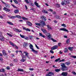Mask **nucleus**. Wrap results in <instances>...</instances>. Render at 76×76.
I'll return each mask as SVG.
<instances>
[{"label":"nucleus","mask_w":76,"mask_h":76,"mask_svg":"<svg viewBox=\"0 0 76 76\" xmlns=\"http://www.w3.org/2000/svg\"><path fill=\"white\" fill-rule=\"evenodd\" d=\"M14 1L15 4H18V2L16 0H14Z\"/></svg>","instance_id":"a19ab883"},{"label":"nucleus","mask_w":76,"mask_h":76,"mask_svg":"<svg viewBox=\"0 0 76 76\" xmlns=\"http://www.w3.org/2000/svg\"><path fill=\"white\" fill-rule=\"evenodd\" d=\"M41 23H43V25H44V26H45V25H46V23H45V22L43 21H42Z\"/></svg>","instance_id":"c85d7f7f"},{"label":"nucleus","mask_w":76,"mask_h":76,"mask_svg":"<svg viewBox=\"0 0 76 76\" xmlns=\"http://www.w3.org/2000/svg\"><path fill=\"white\" fill-rule=\"evenodd\" d=\"M34 4L37 7H38L39 8H40L41 6L39 5L38 4V3L37 2V1H35L34 3Z\"/></svg>","instance_id":"39448f33"},{"label":"nucleus","mask_w":76,"mask_h":76,"mask_svg":"<svg viewBox=\"0 0 76 76\" xmlns=\"http://www.w3.org/2000/svg\"><path fill=\"white\" fill-rule=\"evenodd\" d=\"M25 39H26V40H28V39H29V38L27 37L24 36V38Z\"/></svg>","instance_id":"c9c22d12"},{"label":"nucleus","mask_w":76,"mask_h":76,"mask_svg":"<svg viewBox=\"0 0 76 76\" xmlns=\"http://www.w3.org/2000/svg\"><path fill=\"white\" fill-rule=\"evenodd\" d=\"M61 70L63 71H66L68 69V68L67 66H65V67H64L63 68H61Z\"/></svg>","instance_id":"7ed1b4c3"},{"label":"nucleus","mask_w":76,"mask_h":76,"mask_svg":"<svg viewBox=\"0 0 76 76\" xmlns=\"http://www.w3.org/2000/svg\"><path fill=\"white\" fill-rule=\"evenodd\" d=\"M25 56L23 54V53H22V58H25Z\"/></svg>","instance_id":"6e6d98bb"},{"label":"nucleus","mask_w":76,"mask_h":76,"mask_svg":"<svg viewBox=\"0 0 76 76\" xmlns=\"http://www.w3.org/2000/svg\"><path fill=\"white\" fill-rule=\"evenodd\" d=\"M57 48H58V46L57 45H55L54 46H53L51 48V50H56V49H57Z\"/></svg>","instance_id":"9d476101"},{"label":"nucleus","mask_w":76,"mask_h":76,"mask_svg":"<svg viewBox=\"0 0 76 76\" xmlns=\"http://www.w3.org/2000/svg\"><path fill=\"white\" fill-rule=\"evenodd\" d=\"M68 51V50L67 49V48H65V49L64 52V53H67V51Z\"/></svg>","instance_id":"37998d69"},{"label":"nucleus","mask_w":76,"mask_h":76,"mask_svg":"<svg viewBox=\"0 0 76 76\" xmlns=\"http://www.w3.org/2000/svg\"><path fill=\"white\" fill-rule=\"evenodd\" d=\"M29 47L30 48L31 50H34V47H33V45L32 44H30V45Z\"/></svg>","instance_id":"f3484780"},{"label":"nucleus","mask_w":76,"mask_h":76,"mask_svg":"<svg viewBox=\"0 0 76 76\" xmlns=\"http://www.w3.org/2000/svg\"><path fill=\"white\" fill-rule=\"evenodd\" d=\"M66 42L67 44H69V42H70V40L69 39H67L66 41Z\"/></svg>","instance_id":"f704fd0d"},{"label":"nucleus","mask_w":76,"mask_h":76,"mask_svg":"<svg viewBox=\"0 0 76 76\" xmlns=\"http://www.w3.org/2000/svg\"><path fill=\"white\" fill-rule=\"evenodd\" d=\"M61 76H67L68 75V73L67 72H63L61 73Z\"/></svg>","instance_id":"20e7f679"},{"label":"nucleus","mask_w":76,"mask_h":76,"mask_svg":"<svg viewBox=\"0 0 76 76\" xmlns=\"http://www.w3.org/2000/svg\"><path fill=\"white\" fill-rule=\"evenodd\" d=\"M65 61V60L63 59L62 60H60V62H62V61Z\"/></svg>","instance_id":"bf43d9fd"},{"label":"nucleus","mask_w":76,"mask_h":76,"mask_svg":"<svg viewBox=\"0 0 76 76\" xmlns=\"http://www.w3.org/2000/svg\"><path fill=\"white\" fill-rule=\"evenodd\" d=\"M46 76H52V75H50L49 74H48L47 75H46Z\"/></svg>","instance_id":"774afa93"},{"label":"nucleus","mask_w":76,"mask_h":76,"mask_svg":"<svg viewBox=\"0 0 76 76\" xmlns=\"http://www.w3.org/2000/svg\"><path fill=\"white\" fill-rule=\"evenodd\" d=\"M7 23L9 24V25H13V24L12 23V22H9V21H7Z\"/></svg>","instance_id":"4be33fe9"},{"label":"nucleus","mask_w":76,"mask_h":76,"mask_svg":"<svg viewBox=\"0 0 76 76\" xmlns=\"http://www.w3.org/2000/svg\"><path fill=\"white\" fill-rule=\"evenodd\" d=\"M1 2L3 3V4H4L6 7H10L9 4H7L6 3L4 2L3 1H1Z\"/></svg>","instance_id":"f257e3e1"},{"label":"nucleus","mask_w":76,"mask_h":76,"mask_svg":"<svg viewBox=\"0 0 76 76\" xmlns=\"http://www.w3.org/2000/svg\"><path fill=\"white\" fill-rule=\"evenodd\" d=\"M50 53H51L52 54H54V51L52 49L50 51Z\"/></svg>","instance_id":"09e8293b"},{"label":"nucleus","mask_w":76,"mask_h":76,"mask_svg":"<svg viewBox=\"0 0 76 76\" xmlns=\"http://www.w3.org/2000/svg\"><path fill=\"white\" fill-rule=\"evenodd\" d=\"M61 66L62 67V68H63V67H65L66 66H65V64H64V63L61 64Z\"/></svg>","instance_id":"393cba45"},{"label":"nucleus","mask_w":76,"mask_h":76,"mask_svg":"<svg viewBox=\"0 0 76 76\" xmlns=\"http://www.w3.org/2000/svg\"><path fill=\"white\" fill-rule=\"evenodd\" d=\"M42 31L44 32V33H45V34H46V33H47V31H46V30L45 29L42 30Z\"/></svg>","instance_id":"ea45409f"},{"label":"nucleus","mask_w":76,"mask_h":76,"mask_svg":"<svg viewBox=\"0 0 76 76\" xmlns=\"http://www.w3.org/2000/svg\"><path fill=\"white\" fill-rule=\"evenodd\" d=\"M15 17L16 18H18L19 19H21V18H22V17H21V16H20V15H16Z\"/></svg>","instance_id":"bb28decb"},{"label":"nucleus","mask_w":76,"mask_h":76,"mask_svg":"<svg viewBox=\"0 0 76 76\" xmlns=\"http://www.w3.org/2000/svg\"><path fill=\"white\" fill-rule=\"evenodd\" d=\"M9 42L11 45H12V46H13V47H14L15 48H16V49H18V47L16 45H15L14 44H13V43H12L11 42Z\"/></svg>","instance_id":"f03ea898"},{"label":"nucleus","mask_w":76,"mask_h":76,"mask_svg":"<svg viewBox=\"0 0 76 76\" xmlns=\"http://www.w3.org/2000/svg\"><path fill=\"white\" fill-rule=\"evenodd\" d=\"M3 10H5V11H6V12H10V10H9V9L8 8H7L6 7H4L3 8Z\"/></svg>","instance_id":"ddd939ff"},{"label":"nucleus","mask_w":76,"mask_h":76,"mask_svg":"<svg viewBox=\"0 0 76 76\" xmlns=\"http://www.w3.org/2000/svg\"><path fill=\"white\" fill-rule=\"evenodd\" d=\"M40 18L41 19H42V20H44V18L45 21H46V20H47V18L44 16H42Z\"/></svg>","instance_id":"2eb2a0df"},{"label":"nucleus","mask_w":76,"mask_h":76,"mask_svg":"<svg viewBox=\"0 0 76 76\" xmlns=\"http://www.w3.org/2000/svg\"><path fill=\"white\" fill-rule=\"evenodd\" d=\"M7 70H9L10 69V68L9 66H8L7 67Z\"/></svg>","instance_id":"8fccbe9b"},{"label":"nucleus","mask_w":76,"mask_h":76,"mask_svg":"<svg viewBox=\"0 0 76 76\" xmlns=\"http://www.w3.org/2000/svg\"><path fill=\"white\" fill-rule=\"evenodd\" d=\"M5 71H6V70H5L4 69H0V72L4 73V72H5Z\"/></svg>","instance_id":"dca6fc26"},{"label":"nucleus","mask_w":76,"mask_h":76,"mask_svg":"<svg viewBox=\"0 0 76 76\" xmlns=\"http://www.w3.org/2000/svg\"><path fill=\"white\" fill-rule=\"evenodd\" d=\"M61 71V69H56L55 70V71L56 72H60Z\"/></svg>","instance_id":"a878e982"},{"label":"nucleus","mask_w":76,"mask_h":76,"mask_svg":"<svg viewBox=\"0 0 76 76\" xmlns=\"http://www.w3.org/2000/svg\"><path fill=\"white\" fill-rule=\"evenodd\" d=\"M20 37H21V38H24V37H25V36L23 35H22L21 34H20Z\"/></svg>","instance_id":"a18cd8bd"},{"label":"nucleus","mask_w":76,"mask_h":76,"mask_svg":"<svg viewBox=\"0 0 76 76\" xmlns=\"http://www.w3.org/2000/svg\"><path fill=\"white\" fill-rule=\"evenodd\" d=\"M56 6L57 7H60V5L59 4H56Z\"/></svg>","instance_id":"052dcab7"},{"label":"nucleus","mask_w":76,"mask_h":76,"mask_svg":"<svg viewBox=\"0 0 76 76\" xmlns=\"http://www.w3.org/2000/svg\"><path fill=\"white\" fill-rule=\"evenodd\" d=\"M28 37L30 39H32V38H33V36H29Z\"/></svg>","instance_id":"49530a36"},{"label":"nucleus","mask_w":76,"mask_h":76,"mask_svg":"<svg viewBox=\"0 0 76 76\" xmlns=\"http://www.w3.org/2000/svg\"><path fill=\"white\" fill-rule=\"evenodd\" d=\"M42 12L44 13L48 14V11H47L45 10H42Z\"/></svg>","instance_id":"aec40b11"},{"label":"nucleus","mask_w":76,"mask_h":76,"mask_svg":"<svg viewBox=\"0 0 76 76\" xmlns=\"http://www.w3.org/2000/svg\"><path fill=\"white\" fill-rule=\"evenodd\" d=\"M25 2L27 4L29 3V2L28 1V0H24Z\"/></svg>","instance_id":"de8ad7c7"},{"label":"nucleus","mask_w":76,"mask_h":76,"mask_svg":"<svg viewBox=\"0 0 76 76\" xmlns=\"http://www.w3.org/2000/svg\"><path fill=\"white\" fill-rule=\"evenodd\" d=\"M14 31H15L16 32H17V31H18V29L15 28H14L13 29Z\"/></svg>","instance_id":"2f4dec72"},{"label":"nucleus","mask_w":76,"mask_h":76,"mask_svg":"<svg viewBox=\"0 0 76 76\" xmlns=\"http://www.w3.org/2000/svg\"><path fill=\"white\" fill-rule=\"evenodd\" d=\"M23 46L24 47H26L28 46V43L27 42H24L23 44Z\"/></svg>","instance_id":"6e6552de"},{"label":"nucleus","mask_w":76,"mask_h":76,"mask_svg":"<svg viewBox=\"0 0 76 76\" xmlns=\"http://www.w3.org/2000/svg\"><path fill=\"white\" fill-rule=\"evenodd\" d=\"M71 57H72L73 58H76V56H72Z\"/></svg>","instance_id":"603ef678"},{"label":"nucleus","mask_w":76,"mask_h":76,"mask_svg":"<svg viewBox=\"0 0 76 76\" xmlns=\"http://www.w3.org/2000/svg\"><path fill=\"white\" fill-rule=\"evenodd\" d=\"M8 17L10 18V19H15L16 18V16H10V15H7Z\"/></svg>","instance_id":"423d86ee"},{"label":"nucleus","mask_w":76,"mask_h":76,"mask_svg":"<svg viewBox=\"0 0 76 76\" xmlns=\"http://www.w3.org/2000/svg\"><path fill=\"white\" fill-rule=\"evenodd\" d=\"M47 26L48 28V29L49 30H50H50H52V28H51V27L50 26V25H47Z\"/></svg>","instance_id":"a211bd4d"},{"label":"nucleus","mask_w":76,"mask_h":76,"mask_svg":"<svg viewBox=\"0 0 76 76\" xmlns=\"http://www.w3.org/2000/svg\"><path fill=\"white\" fill-rule=\"evenodd\" d=\"M66 64L67 66H69L70 64V62H66Z\"/></svg>","instance_id":"4c0bfd02"},{"label":"nucleus","mask_w":76,"mask_h":76,"mask_svg":"<svg viewBox=\"0 0 76 76\" xmlns=\"http://www.w3.org/2000/svg\"><path fill=\"white\" fill-rule=\"evenodd\" d=\"M35 24L36 25H38V26H41V24H40V23H35Z\"/></svg>","instance_id":"473e14b6"},{"label":"nucleus","mask_w":76,"mask_h":76,"mask_svg":"<svg viewBox=\"0 0 76 76\" xmlns=\"http://www.w3.org/2000/svg\"><path fill=\"white\" fill-rule=\"evenodd\" d=\"M23 53H25V56H28V54H29V53L27 52H24Z\"/></svg>","instance_id":"cd10ccee"},{"label":"nucleus","mask_w":76,"mask_h":76,"mask_svg":"<svg viewBox=\"0 0 76 76\" xmlns=\"http://www.w3.org/2000/svg\"><path fill=\"white\" fill-rule=\"evenodd\" d=\"M29 70H34V69L31 68H29Z\"/></svg>","instance_id":"0e129e2a"},{"label":"nucleus","mask_w":76,"mask_h":76,"mask_svg":"<svg viewBox=\"0 0 76 76\" xmlns=\"http://www.w3.org/2000/svg\"><path fill=\"white\" fill-rule=\"evenodd\" d=\"M26 23L27 25H28V26H32V23H31V22L29 21H27Z\"/></svg>","instance_id":"1a4fd4ad"},{"label":"nucleus","mask_w":76,"mask_h":76,"mask_svg":"<svg viewBox=\"0 0 76 76\" xmlns=\"http://www.w3.org/2000/svg\"><path fill=\"white\" fill-rule=\"evenodd\" d=\"M35 46L36 48H37V49H39V48L38 47L37 45H35Z\"/></svg>","instance_id":"69168bd1"},{"label":"nucleus","mask_w":76,"mask_h":76,"mask_svg":"<svg viewBox=\"0 0 76 76\" xmlns=\"http://www.w3.org/2000/svg\"><path fill=\"white\" fill-rule=\"evenodd\" d=\"M61 26H64V27H66V24H61Z\"/></svg>","instance_id":"c03bdc74"},{"label":"nucleus","mask_w":76,"mask_h":76,"mask_svg":"<svg viewBox=\"0 0 76 76\" xmlns=\"http://www.w3.org/2000/svg\"><path fill=\"white\" fill-rule=\"evenodd\" d=\"M18 72H23V69H18Z\"/></svg>","instance_id":"5701e85b"},{"label":"nucleus","mask_w":76,"mask_h":76,"mask_svg":"<svg viewBox=\"0 0 76 76\" xmlns=\"http://www.w3.org/2000/svg\"><path fill=\"white\" fill-rule=\"evenodd\" d=\"M2 53L4 56H7V53H6V52L4 50H3Z\"/></svg>","instance_id":"f8f14e48"},{"label":"nucleus","mask_w":76,"mask_h":76,"mask_svg":"<svg viewBox=\"0 0 76 76\" xmlns=\"http://www.w3.org/2000/svg\"><path fill=\"white\" fill-rule=\"evenodd\" d=\"M7 34L9 36H10V37H12V35L9 33H7Z\"/></svg>","instance_id":"79ce46f5"},{"label":"nucleus","mask_w":76,"mask_h":76,"mask_svg":"<svg viewBox=\"0 0 76 76\" xmlns=\"http://www.w3.org/2000/svg\"><path fill=\"white\" fill-rule=\"evenodd\" d=\"M2 38H0V41H4V37L2 36Z\"/></svg>","instance_id":"7c9ffc66"},{"label":"nucleus","mask_w":76,"mask_h":76,"mask_svg":"<svg viewBox=\"0 0 76 76\" xmlns=\"http://www.w3.org/2000/svg\"><path fill=\"white\" fill-rule=\"evenodd\" d=\"M60 60V58H59L56 59L55 60V61L56 62H57V61H59V60Z\"/></svg>","instance_id":"58836bf2"},{"label":"nucleus","mask_w":76,"mask_h":76,"mask_svg":"<svg viewBox=\"0 0 76 76\" xmlns=\"http://www.w3.org/2000/svg\"><path fill=\"white\" fill-rule=\"evenodd\" d=\"M12 6L14 7V8H16V7L13 4H11Z\"/></svg>","instance_id":"3c124183"},{"label":"nucleus","mask_w":76,"mask_h":76,"mask_svg":"<svg viewBox=\"0 0 76 76\" xmlns=\"http://www.w3.org/2000/svg\"><path fill=\"white\" fill-rule=\"evenodd\" d=\"M73 47H69L68 48V49L70 51H72V50H73Z\"/></svg>","instance_id":"c756f323"},{"label":"nucleus","mask_w":76,"mask_h":76,"mask_svg":"<svg viewBox=\"0 0 76 76\" xmlns=\"http://www.w3.org/2000/svg\"><path fill=\"white\" fill-rule=\"evenodd\" d=\"M26 31H28V32H30V31H31V30L27 28H26Z\"/></svg>","instance_id":"864d4df0"},{"label":"nucleus","mask_w":76,"mask_h":76,"mask_svg":"<svg viewBox=\"0 0 76 76\" xmlns=\"http://www.w3.org/2000/svg\"><path fill=\"white\" fill-rule=\"evenodd\" d=\"M31 51H32V52H34V53L35 54L38 53V51H37V50H35L34 49H33L32 50H31Z\"/></svg>","instance_id":"412c9836"},{"label":"nucleus","mask_w":76,"mask_h":76,"mask_svg":"<svg viewBox=\"0 0 76 76\" xmlns=\"http://www.w3.org/2000/svg\"><path fill=\"white\" fill-rule=\"evenodd\" d=\"M46 35H48V38H51V34H50V33H46Z\"/></svg>","instance_id":"4468645a"},{"label":"nucleus","mask_w":76,"mask_h":76,"mask_svg":"<svg viewBox=\"0 0 76 76\" xmlns=\"http://www.w3.org/2000/svg\"><path fill=\"white\" fill-rule=\"evenodd\" d=\"M60 30H61V31H65V32H69V31L67 30H66V29L64 28H61L60 29Z\"/></svg>","instance_id":"0eeeda50"},{"label":"nucleus","mask_w":76,"mask_h":76,"mask_svg":"<svg viewBox=\"0 0 76 76\" xmlns=\"http://www.w3.org/2000/svg\"><path fill=\"white\" fill-rule=\"evenodd\" d=\"M67 2L66 0H64V1H62L61 4H62V5H65L66 4H67Z\"/></svg>","instance_id":"9b49d317"},{"label":"nucleus","mask_w":76,"mask_h":76,"mask_svg":"<svg viewBox=\"0 0 76 76\" xmlns=\"http://www.w3.org/2000/svg\"><path fill=\"white\" fill-rule=\"evenodd\" d=\"M14 12L15 13H19V10L18 9L15 10H14Z\"/></svg>","instance_id":"b1692460"},{"label":"nucleus","mask_w":76,"mask_h":76,"mask_svg":"<svg viewBox=\"0 0 76 76\" xmlns=\"http://www.w3.org/2000/svg\"><path fill=\"white\" fill-rule=\"evenodd\" d=\"M49 74L51 75H53V73L51 72H50L49 73Z\"/></svg>","instance_id":"338daca9"},{"label":"nucleus","mask_w":76,"mask_h":76,"mask_svg":"<svg viewBox=\"0 0 76 76\" xmlns=\"http://www.w3.org/2000/svg\"><path fill=\"white\" fill-rule=\"evenodd\" d=\"M72 73L73 74V75H76V73L75 72H72Z\"/></svg>","instance_id":"e2e57ef3"},{"label":"nucleus","mask_w":76,"mask_h":76,"mask_svg":"<svg viewBox=\"0 0 76 76\" xmlns=\"http://www.w3.org/2000/svg\"><path fill=\"white\" fill-rule=\"evenodd\" d=\"M49 11H50V12H53V10H52L51 9H50L49 10Z\"/></svg>","instance_id":"680f3d73"},{"label":"nucleus","mask_w":76,"mask_h":76,"mask_svg":"<svg viewBox=\"0 0 76 76\" xmlns=\"http://www.w3.org/2000/svg\"><path fill=\"white\" fill-rule=\"evenodd\" d=\"M22 18L23 19V20H28V18L23 17H22Z\"/></svg>","instance_id":"72a5a7b5"},{"label":"nucleus","mask_w":76,"mask_h":76,"mask_svg":"<svg viewBox=\"0 0 76 76\" xmlns=\"http://www.w3.org/2000/svg\"><path fill=\"white\" fill-rule=\"evenodd\" d=\"M3 37L2 35V33L0 32V37Z\"/></svg>","instance_id":"13d9d810"},{"label":"nucleus","mask_w":76,"mask_h":76,"mask_svg":"<svg viewBox=\"0 0 76 76\" xmlns=\"http://www.w3.org/2000/svg\"><path fill=\"white\" fill-rule=\"evenodd\" d=\"M25 60H26V58H25V59H21V61H22L23 62H24L25 61Z\"/></svg>","instance_id":"5fc2aeb1"},{"label":"nucleus","mask_w":76,"mask_h":76,"mask_svg":"<svg viewBox=\"0 0 76 76\" xmlns=\"http://www.w3.org/2000/svg\"><path fill=\"white\" fill-rule=\"evenodd\" d=\"M52 39L53 41V42H56L57 41H56V40L53 39Z\"/></svg>","instance_id":"4d7b16f0"},{"label":"nucleus","mask_w":76,"mask_h":76,"mask_svg":"<svg viewBox=\"0 0 76 76\" xmlns=\"http://www.w3.org/2000/svg\"><path fill=\"white\" fill-rule=\"evenodd\" d=\"M13 61L15 63H17V62H18V59H14L13 60Z\"/></svg>","instance_id":"e433bc0d"},{"label":"nucleus","mask_w":76,"mask_h":76,"mask_svg":"<svg viewBox=\"0 0 76 76\" xmlns=\"http://www.w3.org/2000/svg\"><path fill=\"white\" fill-rule=\"evenodd\" d=\"M39 35L40 37H43V38H45V36L43 34H41V33H39Z\"/></svg>","instance_id":"6ab92c4d"}]
</instances>
